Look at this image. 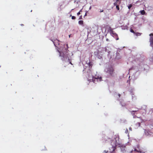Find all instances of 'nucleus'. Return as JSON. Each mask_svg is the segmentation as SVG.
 Here are the masks:
<instances>
[{"instance_id": "obj_1", "label": "nucleus", "mask_w": 153, "mask_h": 153, "mask_svg": "<svg viewBox=\"0 0 153 153\" xmlns=\"http://www.w3.org/2000/svg\"><path fill=\"white\" fill-rule=\"evenodd\" d=\"M105 72L108 74L109 76L114 77L116 76V74L114 72V69L112 67L108 68L105 69Z\"/></svg>"}, {"instance_id": "obj_2", "label": "nucleus", "mask_w": 153, "mask_h": 153, "mask_svg": "<svg viewBox=\"0 0 153 153\" xmlns=\"http://www.w3.org/2000/svg\"><path fill=\"white\" fill-rule=\"evenodd\" d=\"M116 137H114V139L111 141V145L112 146V147L111 148V149L112 150V151H114L116 149L117 144V143L116 139Z\"/></svg>"}, {"instance_id": "obj_3", "label": "nucleus", "mask_w": 153, "mask_h": 153, "mask_svg": "<svg viewBox=\"0 0 153 153\" xmlns=\"http://www.w3.org/2000/svg\"><path fill=\"white\" fill-rule=\"evenodd\" d=\"M59 52L60 53V56L62 57V60H63L64 59H67L68 57V55L64 54V53H62L60 51H59Z\"/></svg>"}, {"instance_id": "obj_4", "label": "nucleus", "mask_w": 153, "mask_h": 153, "mask_svg": "<svg viewBox=\"0 0 153 153\" xmlns=\"http://www.w3.org/2000/svg\"><path fill=\"white\" fill-rule=\"evenodd\" d=\"M150 37V42L151 46L153 48V34L151 33L149 34Z\"/></svg>"}, {"instance_id": "obj_5", "label": "nucleus", "mask_w": 153, "mask_h": 153, "mask_svg": "<svg viewBox=\"0 0 153 153\" xmlns=\"http://www.w3.org/2000/svg\"><path fill=\"white\" fill-rule=\"evenodd\" d=\"M92 81L94 83L95 82V79H96L97 81H98V79H99L100 81H101L102 80V78L101 77H99V76H97L95 77H94L92 76Z\"/></svg>"}, {"instance_id": "obj_6", "label": "nucleus", "mask_w": 153, "mask_h": 153, "mask_svg": "<svg viewBox=\"0 0 153 153\" xmlns=\"http://www.w3.org/2000/svg\"><path fill=\"white\" fill-rule=\"evenodd\" d=\"M144 132L146 135L147 136L151 135L153 133L150 131L148 130L145 129Z\"/></svg>"}, {"instance_id": "obj_7", "label": "nucleus", "mask_w": 153, "mask_h": 153, "mask_svg": "<svg viewBox=\"0 0 153 153\" xmlns=\"http://www.w3.org/2000/svg\"><path fill=\"white\" fill-rule=\"evenodd\" d=\"M110 31L111 32V33L113 35V36L114 37H116V36H117V34L116 33L114 32V31H113L111 27H110Z\"/></svg>"}, {"instance_id": "obj_8", "label": "nucleus", "mask_w": 153, "mask_h": 153, "mask_svg": "<svg viewBox=\"0 0 153 153\" xmlns=\"http://www.w3.org/2000/svg\"><path fill=\"white\" fill-rule=\"evenodd\" d=\"M121 0H116V1L114 3V5L116 6L119 5L121 3Z\"/></svg>"}, {"instance_id": "obj_9", "label": "nucleus", "mask_w": 153, "mask_h": 153, "mask_svg": "<svg viewBox=\"0 0 153 153\" xmlns=\"http://www.w3.org/2000/svg\"><path fill=\"white\" fill-rule=\"evenodd\" d=\"M114 151H112V150L111 149H110L109 150L107 151L106 152L105 151V153H114Z\"/></svg>"}, {"instance_id": "obj_10", "label": "nucleus", "mask_w": 153, "mask_h": 153, "mask_svg": "<svg viewBox=\"0 0 153 153\" xmlns=\"http://www.w3.org/2000/svg\"><path fill=\"white\" fill-rule=\"evenodd\" d=\"M140 118V122H138L136 124V125H137L139 127L140 126V123H142L143 121V120L142 119Z\"/></svg>"}, {"instance_id": "obj_11", "label": "nucleus", "mask_w": 153, "mask_h": 153, "mask_svg": "<svg viewBox=\"0 0 153 153\" xmlns=\"http://www.w3.org/2000/svg\"><path fill=\"white\" fill-rule=\"evenodd\" d=\"M140 12L143 15H145L146 13V12L144 10H140Z\"/></svg>"}, {"instance_id": "obj_12", "label": "nucleus", "mask_w": 153, "mask_h": 153, "mask_svg": "<svg viewBox=\"0 0 153 153\" xmlns=\"http://www.w3.org/2000/svg\"><path fill=\"white\" fill-rule=\"evenodd\" d=\"M79 24L81 25H83V21L82 20H80L78 22Z\"/></svg>"}, {"instance_id": "obj_13", "label": "nucleus", "mask_w": 153, "mask_h": 153, "mask_svg": "<svg viewBox=\"0 0 153 153\" xmlns=\"http://www.w3.org/2000/svg\"><path fill=\"white\" fill-rule=\"evenodd\" d=\"M88 65L90 67H92V66L93 65V64L92 62H89L88 64Z\"/></svg>"}, {"instance_id": "obj_14", "label": "nucleus", "mask_w": 153, "mask_h": 153, "mask_svg": "<svg viewBox=\"0 0 153 153\" xmlns=\"http://www.w3.org/2000/svg\"><path fill=\"white\" fill-rule=\"evenodd\" d=\"M141 33H139V32H137V33H135L134 34H135V35L137 36H140L141 35Z\"/></svg>"}, {"instance_id": "obj_15", "label": "nucleus", "mask_w": 153, "mask_h": 153, "mask_svg": "<svg viewBox=\"0 0 153 153\" xmlns=\"http://www.w3.org/2000/svg\"><path fill=\"white\" fill-rule=\"evenodd\" d=\"M121 103L122 106L125 107L126 106V104L124 102H122Z\"/></svg>"}, {"instance_id": "obj_16", "label": "nucleus", "mask_w": 153, "mask_h": 153, "mask_svg": "<svg viewBox=\"0 0 153 153\" xmlns=\"http://www.w3.org/2000/svg\"><path fill=\"white\" fill-rule=\"evenodd\" d=\"M132 4H131L128 6V8L129 9H130L131 8V7H132Z\"/></svg>"}, {"instance_id": "obj_17", "label": "nucleus", "mask_w": 153, "mask_h": 153, "mask_svg": "<svg viewBox=\"0 0 153 153\" xmlns=\"http://www.w3.org/2000/svg\"><path fill=\"white\" fill-rule=\"evenodd\" d=\"M116 6V8L118 10H120V7H119V5Z\"/></svg>"}, {"instance_id": "obj_18", "label": "nucleus", "mask_w": 153, "mask_h": 153, "mask_svg": "<svg viewBox=\"0 0 153 153\" xmlns=\"http://www.w3.org/2000/svg\"><path fill=\"white\" fill-rule=\"evenodd\" d=\"M130 31L131 32L134 33V34L135 33V32L134 31V30L132 29L130 30Z\"/></svg>"}, {"instance_id": "obj_19", "label": "nucleus", "mask_w": 153, "mask_h": 153, "mask_svg": "<svg viewBox=\"0 0 153 153\" xmlns=\"http://www.w3.org/2000/svg\"><path fill=\"white\" fill-rule=\"evenodd\" d=\"M76 17L75 16H72L71 17V19H76Z\"/></svg>"}, {"instance_id": "obj_20", "label": "nucleus", "mask_w": 153, "mask_h": 153, "mask_svg": "<svg viewBox=\"0 0 153 153\" xmlns=\"http://www.w3.org/2000/svg\"><path fill=\"white\" fill-rule=\"evenodd\" d=\"M125 133L126 134H127L128 133V129L126 128L125 131Z\"/></svg>"}, {"instance_id": "obj_21", "label": "nucleus", "mask_w": 153, "mask_h": 153, "mask_svg": "<svg viewBox=\"0 0 153 153\" xmlns=\"http://www.w3.org/2000/svg\"><path fill=\"white\" fill-rule=\"evenodd\" d=\"M82 19V15H81V16H79V19L81 20V19Z\"/></svg>"}, {"instance_id": "obj_22", "label": "nucleus", "mask_w": 153, "mask_h": 153, "mask_svg": "<svg viewBox=\"0 0 153 153\" xmlns=\"http://www.w3.org/2000/svg\"><path fill=\"white\" fill-rule=\"evenodd\" d=\"M116 40H118L119 39V37H118V36H116Z\"/></svg>"}, {"instance_id": "obj_23", "label": "nucleus", "mask_w": 153, "mask_h": 153, "mask_svg": "<svg viewBox=\"0 0 153 153\" xmlns=\"http://www.w3.org/2000/svg\"><path fill=\"white\" fill-rule=\"evenodd\" d=\"M68 60H69V62H70V64H71V65H72V64L71 63V62L70 61V59H68Z\"/></svg>"}, {"instance_id": "obj_24", "label": "nucleus", "mask_w": 153, "mask_h": 153, "mask_svg": "<svg viewBox=\"0 0 153 153\" xmlns=\"http://www.w3.org/2000/svg\"><path fill=\"white\" fill-rule=\"evenodd\" d=\"M80 14V12H78L77 13V15H79V14Z\"/></svg>"}, {"instance_id": "obj_25", "label": "nucleus", "mask_w": 153, "mask_h": 153, "mask_svg": "<svg viewBox=\"0 0 153 153\" xmlns=\"http://www.w3.org/2000/svg\"><path fill=\"white\" fill-rule=\"evenodd\" d=\"M129 130H130V131H131L132 130V128L131 127L129 128Z\"/></svg>"}, {"instance_id": "obj_26", "label": "nucleus", "mask_w": 153, "mask_h": 153, "mask_svg": "<svg viewBox=\"0 0 153 153\" xmlns=\"http://www.w3.org/2000/svg\"><path fill=\"white\" fill-rule=\"evenodd\" d=\"M66 46L67 47V48L68 49V44H67L66 45Z\"/></svg>"}, {"instance_id": "obj_27", "label": "nucleus", "mask_w": 153, "mask_h": 153, "mask_svg": "<svg viewBox=\"0 0 153 153\" xmlns=\"http://www.w3.org/2000/svg\"><path fill=\"white\" fill-rule=\"evenodd\" d=\"M103 10H100V12H103Z\"/></svg>"}, {"instance_id": "obj_28", "label": "nucleus", "mask_w": 153, "mask_h": 153, "mask_svg": "<svg viewBox=\"0 0 153 153\" xmlns=\"http://www.w3.org/2000/svg\"><path fill=\"white\" fill-rule=\"evenodd\" d=\"M137 111H132L131 112H136Z\"/></svg>"}, {"instance_id": "obj_29", "label": "nucleus", "mask_w": 153, "mask_h": 153, "mask_svg": "<svg viewBox=\"0 0 153 153\" xmlns=\"http://www.w3.org/2000/svg\"><path fill=\"white\" fill-rule=\"evenodd\" d=\"M118 95L119 96V97H120V94H119Z\"/></svg>"}, {"instance_id": "obj_30", "label": "nucleus", "mask_w": 153, "mask_h": 153, "mask_svg": "<svg viewBox=\"0 0 153 153\" xmlns=\"http://www.w3.org/2000/svg\"><path fill=\"white\" fill-rule=\"evenodd\" d=\"M134 151H137L136 149H134Z\"/></svg>"}, {"instance_id": "obj_31", "label": "nucleus", "mask_w": 153, "mask_h": 153, "mask_svg": "<svg viewBox=\"0 0 153 153\" xmlns=\"http://www.w3.org/2000/svg\"><path fill=\"white\" fill-rule=\"evenodd\" d=\"M71 34H70V35H69V38H70V37H71Z\"/></svg>"}, {"instance_id": "obj_32", "label": "nucleus", "mask_w": 153, "mask_h": 153, "mask_svg": "<svg viewBox=\"0 0 153 153\" xmlns=\"http://www.w3.org/2000/svg\"><path fill=\"white\" fill-rule=\"evenodd\" d=\"M82 11V10H81L79 11V12H80H80H81Z\"/></svg>"}, {"instance_id": "obj_33", "label": "nucleus", "mask_w": 153, "mask_h": 153, "mask_svg": "<svg viewBox=\"0 0 153 153\" xmlns=\"http://www.w3.org/2000/svg\"><path fill=\"white\" fill-rule=\"evenodd\" d=\"M106 41H108L109 39H106Z\"/></svg>"}, {"instance_id": "obj_34", "label": "nucleus", "mask_w": 153, "mask_h": 153, "mask_svg": "<svg viewBox=\"0 0 153 153\" xmlns=\"http://www.w3.org/2000/svg\"><path fill=\"white\" fill-rule=\"evenodd\" d=\"M53 44H54V45H55V44L54 42L53 41Z\"/></svg>"}, {"instance_id": "obj_35", "label": "nucleus", "mask_w": 153, "mask_h": 153, "mask_svg": "<svg viewBox=\"0 0 153 153\" xmlns=\"http://www.w3.org/2000/svg\"><path fill=\"white\" fill-rule=\"evenodd\" d=\"M87 15L86 13H85V16H86Z\"/></svg>"}, {"instance_id": "obj_36", "label": "nucleus", "mask_w": 153, "mask_h": 153, "mask_svg": "<svg viewBox=\"0 0 153 153\" xmlns=\"http://www.w3.org/2000/svg\"><path fill=\"white\" fill-rule=\"evenodd\" d=\"M74 1V2H75L76 1V0H73Z\"/></svg>"}, {"instance_id": "obj_37", "label": "nucleus", "mask_w": 153, "mask_h": 153, "mask_svg": "<svg viewBox=\"0 0 153 153\" xmlns=\"http://www.w3.org/2000/svg\"><path fill=\"white\" fill-rule=\"evenodd\" d=\"M152 60H153V57H152Z\"/></svg>"}]
</instances>
